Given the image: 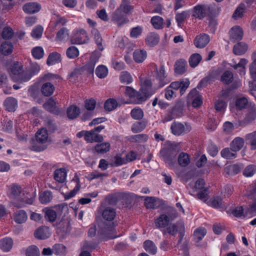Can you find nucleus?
Returning a JSON list of instances; mask_svg holds the SVG:
<instances>
[{
  "mask_svg": "<svg viewBox=\"0 0 256 256\" xmlns=\"http://www.w3.org/2000/svg\"><path fill=\"white\" fill-rule=\"evenodd\" d=\"M116 216L115 209L110 206L105 208L102 211V216L106 220L112 221L114 220Z\"/></svg>",
  "mask_w": 256,
  "mask_h": 256,
  "instance_id": "dca6fc26",
  "label": "nucleus"
},
{
  "mask_svg": "<svg viewBox=\"0 0 256 256\" xmlns=\"http://www.w3.org/2000/svg\"><path fill=\"white\" fill-rule=\"evenodd\" d=\"M60 54L58 52H54L50 54L47 59L46 64L48 66L54 65L60 61Z\"/></svg>",
  "mask_w": 256,
  "mask_h": 256,
  "instance_id": "2f4dec72",
  "label": "nucleus"
},
{
  "mask_svg": "<svg viewBox=\"0 0 256 256\" xmlns=\"http://www.w3.org/2000/svg\"><path fill=\"white\" fill-rule=\"evenodd\" d=\"M149 94L148 90H144L142 88L140 92H137V94H136L134 98H136L138 100V103H140L145 101Z\"/></svg>",
  "mask_w": 256,
  "mask_h": 256,
  "instance_id": "58836bf2",
  "label": "nucleus"
},
{
  "mask_svg": "<svg viewBox=\"0 0 256 256\" xmlns=\"http://www.w3.org/2000/svg\"><path fill=\"white\" fill-rule=\"evenodd\" d=\"M244 144V140L240 137L236 138L230 144L232 151L237 152L240 150Z\"/></svg>",
  "mask_w": 256,
  "mask_h": 256,
  "instance_id": "aec40b11",
  "label": "nucleus"
},
{
  "mask_svg": "<svg viewBox=\"0 0 256 256\" xmlns=\"http://www.w3.org/2000/svg\"><path fill=\"white\" fill-rule=\"evenodd\" d=\"M145 250L150 254H154L157 252V248L154 244L150 240H146L144 244Z\"/></svg>",
  "mask_w": 256,
  "mask_h": 256,
  "instance_id": "e433bc0d",
  "label": "nucleus"
},
{
  "mask_svg": "<svg viewBox=\"0 0 256 256\" xmlns=\"http://www.w3.org/2000/svg\"><path fill=\"white\" fill-rule=\"evenodd\" d=\"M178 216L176 210L172 208H170L166 214H161L155 220V224L157 228H165L168 226L170 222L172 221Z\"/></svg>",
  "mask_w": 256,
  "mask_h": 256,
  "instance_id": "20e7f679",
  "label": "nucleus"
},
{
  "mask_svg": "<svg viewBox=\"0 0 256 256\" xmlns=\"http://www.w3.org/2000/svg\"><path fill=\"white\" fill-rule=\"evenodd\" d=\"M163 18L159 16H155L152 18L151 23L154 27L156 29H160L162 28Z\"/></svg>",
  "mask_w": 256,
  "mask_h": 256,
  "instance_id": "3c124183",
  "label": "nucleus"
},
{
  "mask_svg": "<svg viewBox=\"0 0 256 256\" xmlns=\"http://www.w3.org/2000/svg\"><path fill=\"white\" fill-rule=\"evenodd\" d=\"M6 110L9 112H14L17 107V100L14 98H8L4 102Z\"/></svg>",
  "mask_w": 256,
  "mask_h": 256,
  "instance_id": "b1692460",
  "label": "nucleus"
},
{
  "mask_svg": "<svg viewBox=\"0 0 256 256\" xmlns=\"http://www.w3.org/2000/svg\"><path fill=\"white\" fill-rule=\"evenodd\" d=\"M88 40L87 34L84 30H82L79 33H78L73 38L71 42L72 44H84Z\"/></svg>",
  "mask_w": 256,
  "mask_h": 256,
  "instance_id": "ddd939ff",
  "label": "nucleus"
},
{
  "mask_svg": "<svg viewBox=\"0 0 256 256\" xmlns=\"http://www.w3.org/2000/svg\"><path fill=\"white\" fill-rule=\"evenodd\" d=\"M230 148H225L221 151L222 156L226 159H232L236 157V152H231Z\"/></svg>",
  "mask_w": 256,
  "mask_h": 256,
  "instance_id": "5fc2aeb1",
  "label": "nucleus"
},
{
  "mask_svg": "<svg viewBox=\"0 0 256 256\" xmlns=\"http://www.w3.org/2000/svg\"><path fill=\"white\" fill-rule=\"evenodd\" d=\"M146 52L143 50H136L134 52V60L138 63L142 62L146 58Z\"/></svg>",
  "mask_w": 256,
  "mask_h": 256,
  "instance_id": "72a5a7b5",
  "label": "nucleus"
},
{
  "mask_svg": "<svg viewBox=\"0 0 256 256\" xmlns=\"http://www.w3.org/2000/svg\"><path fill=\"white\" fill-rule=\"evenodd\" d=\"M234 80V75L230 70L225 71L222 75L220 81L226 84L231 83Z\"/></svg>",
  "mask_w": 256,
  "mask_h": 256,
  "instance_id": "c9c22d12",
  "label": "nucleus"
},
{
  "mask_svg": "<svg viewBox=\"0 0 256 256\" xmlns=\"http://www.w3.org/2000/svg\"><path fill=\"white\" fill-rule=\"evenodd\" d=\"M206 234V230L204 228H200L196 229L194 234V240L196 242L200 241Z\"/></svg>",
  "mask_w": 256,
  "mask_h": 256,
  "instance_id": "37998d69",
  "label": "nucleus"
},
{
  "mask_svg": "<svg viewBox=\"0 0 256 256\" xmlns=\"http://www.w3.org/2000/svg\"><path fill=\"white\" fill-rule=\"evenodd\" d=\"M66 114L70 120H74L79 116L80 109L76 105H72L68 108Z\"/></svg>",
  "mask_w": 256,
  "mask_h": 256,
  "instance_id": "4be33fe9",
  "label": "nucleus"
},
{
  "mask_svg": "<svg viewBox=\"0 0 256 256\" xmlns=\"http://www.w3.org/2000/svg\"><path fill=\"white\" fill-rule=\"evenodd\" d=\"M108 70L104 65L99 66L96 70V75L100 78H104L108 74Z\"/></svg>",
  "mask_w": 256,
  "mask_h": 256,
  "instance_id": "49530a36",
  "label": "nucleus"
},
{
  "mask_svg": "<svg viewBox=\"0 0 256 256\" xmlns=\"http://www.w3.org/2000/svg\"><path fill=\"white\" fill-rule=\"evenodd\" d=\"M22 8L24 12L32 14L38 12L41 9V6L36 2H30L25 4Z\"/></svg>",
  "mask_w": 256,
  "mask_h": 256,
  "instance_id": "1a4fd4ad",
  "label": "nucleus"
},
{
  "mask_svg": "<svg viewBox=\"0 0 256 256\" xmlns=\"http://www.w3.org/2000/svg\"><path fill=\"white\" fill-rule=\"evenodd\" d=\"M246 139L250 144L251 149L256 150V131L246 134Z\"/></svg>",
  "mask_w": 256,
  "mask_h": 256,
  "instance_id": "79ce46f5",
  "label": "nucleus"
},
{
  "mask_svg": "<svg viewBox=\"0 0 256 256\" xmlns=\"http://www.w3.org/2000/svg\"><path fill=\"white\" fill-rule=\"evenodd\" d=\"M118 106V102L116 100L112 98L108 100L104 104V108L106 110L112 111L115 109Z\"/></svg>",
  "mask_w": 256,
  "mask_h": 256,
  "instance_id": "6e6d98bb",
  "label": "nucleus"
},
{
  "mask_svg": "<svg viewBox=\"0 0 256 256\" xmlns=\"http://www.w3.org/2000/svg\"><path fill=\"white\" fill-rule=\"evenodd\" d=\"M202 60V56L198 53H195L191 55L189 58L190 66L192 68L196 67Z\"/></svg>",
  "mask_w": 256,
  "mask_h": 256,
  "instance_id": "a19ab883",
  "label": "nucleus"
},
{
  "mask_svg": "<svg viewBox=\"0 0 256 256\" xmlns=\"http://www.w3.org/2000/svg\"><path fill=\"white\" fill-rule=\"evenodd\" d=\"M72 182H76V186L74 187V190H71L70 192H66L64 194V197L65 200H68V199L74 197L80 189V178H78V176L76 174L74 176V177L72 179Z\"/></svg>",
  "mask_w": 256,
  "mask_h": 256,
  "instance_id": "f3484780",
  "label": "nucleus"
},
{
  "mask_svg": "<svg viewBox=\"0 0 256 256\" xmlns=\"http://www.w3.org/2000/svg\"><path fill=\"white\" fill-rule=\"evenodd\" d=\"M36 141L32 140L30 150L36 152H41L46 148L44 145L48 139V134L46 130L42 128L37 132L36 134Z\"/></svg>",
  "mask_w": 256,
  "mask_h": 256,
  "instance_id": "f03ea898",
  "label": "nucleus"
},
{
  "mask_svg": "<svg viewBox=\"0 0 256 256\" xmlns=\"http://www.w3.org/2000/svg\"><path fill=\"white\" fill-rule=\"evenodd\" d=\"M57 214L56 212L52 209H46L45 211V218L46 220L50 222H54L56 220Z\"/></svg>",
  "mask_w": 256,
  "mask_h": 256,
  "instance_id": "4d7b16f0",
  "label": "nucleus"
},
{
  "mask_svg": "<svg viewBox=\"0 0 256 256\" xmlns=\"http://www.w3.org/2000/svg\"><path fill=\"white\" fill-rule=\"evenodd\" d=\"M148 136L145 134H139L132 136L130 138V140L132 142H144L147 140Z\"/></svg>",
  "mask_w": 256,
  "mask_h": 256,
  "instance_id": "bf43d9fd",
  "label": "nucleus"
},
{
  "mask_svg": "<svg viewBox=\"0 0 256 256\" xmlns=\"http://www.w3.org/2000/svg\"><path fill=\"white\" fill-rule=\"evenodd\" d=\"M13 50V46L12 43L8 42H5L2 43L0 46V51L4 55H8L10 54Z\"/></svg>",
  "mask_w": 256,
  "mask_h": 256,
  "instance_id": "ea45409f",
  "label": "nucleus"
},
{
  "mask_svg": "<svg viewBox=\"0 0 256 256\" xmlns=\"http://www.w3.org/2000/svg\"><path fill=\"white\" fill-rule=\"evenodd\" d=\"M34 197L29 193H23L22 196H20L18 200L26 204H32L34 200Z\"/></svg>",
  "mask_w": 256,
  "mask_h": 256,
  "instance_id": "09e8293b",
  "label": "nucleus"
},
{
  "mask_svg": "<svg viewBox=\"0 0 256 256\" xmlns=\"http://www.w3.org/2000/svg\"><path fill=\"white\" fill-rule=\"evenodd\" d=\"M66 54L68 58L73 59L78 56L79 51L76 46H71L67 49Z\"/></svg>",
  "mask_w": 256,
  "mask_h": 256,
  "instance_id": "603ef678",
  "label": "nucleus"
},
{
  "mask_svg": "<svg viewBox=\"0 0 256 256\" xmlns=\"http://www.w3.org/2000/svg\"><path fill=\"white\" fill-rule=\"evenodd\" d=\"M28 216L24 210H20L16 212L14 220L18 224L24 222L27 220Z\"/></svg>",
  "mask_w": 256,
  "mask_h": 256,
  "instance_id": "4c0bfd02",
  "label": "nucleus"
},
{
  "mask_svg": "<svg viewBox=\"0 0 256 256\" xmlns=\"http://www.w3.org/2000/svg\"><path fill=\"white\" fill-rule=\"evenodd\" d=\"M97 60L98 59L92 56L90 62L82 68V72L86 71L88 74H93L95 64Z\"/></svg>",
  "mask_w": 256,
  "mask_h": 256,
  "instance_id": "393cba45",
  "label": "nucleus"
},
{
  "mask_svg": "<svg viewBox=\"0 0 256 256\" xmlns=\"http://www.w3.org/2000/svg\"><path fill=\"white\" fill-rule=\"evenodd\" d=\"M129 0H122V2L118 8L124 14H128L132 9L133 6L129 4Z\"/></svg>",
  "mask_w": 256,
  "mask_h": 256,
  "instance_id": "864d4df0",
  "label": "nucleus"
},
{
  "mask_svg": "<svg viewBox=\"0 0 256 256\" xmlns=\"http://www.w3.org/2000/svg\"><path fill=\"white\" fill-rule=\"evenodd\" d=\"M159 39V36L157 34L150 33L147 36L146 42L148 46H154L158 44Z\"/></svg>",
  "mask_w": 256,
  "mask_h": 256,
  "instance_id": "7c9ffc66",
  "label": "nucleus"
},
{
  "mask_svg": "<svg viewBox=\"0 0 256 256\" xmlns=\"http://www.w3.org/2000/svg\"><path fill=\"white\" fill-rule=\"evenodd\" d=\"M115 230L114 227L110 225L102 229L100 233L104 235V237L108 238H114L116 237V236L113 234Z\"/></svg>",
  "mask_w": 256,
  "mask_h": 256,
  "instance_id": "c756f323",
  "label": "nucleus"
},
{
  "mask_svg": "<svg viewBox=\"0 0 256 256\" xmlns=\"http://www.w3.org/2000/svg\"><path fill=\"white\" fill-rule=\"evenodd\" d=\"M146 126V122L144 121L134 122L132 127V131L134 133H138L142 132Z\"/></svg>",
  "mask_w": 256,
  "mask_h": 256,
  "instance_id": "de8ad7c7",
  "label": "nucleus"
},
{
  "mask_svg": "<svg viewBox=\"0 0 256 256\" xmlns=\"http://www.w3.org/2000/svg\"><path fill=\"white\" fill-rule=\"evenodd\" d=\"M156 78L160 87L164 86L170 82V80L167 78L164 66H161L159 70H157Z\"/></svg>",
  "mask_w": 256,
  "mask_h": 256,
  "instance_id": "f8f14e48",
  "label": "nucleus"
},
{
  "mask_svg": "<svg viewBox=\"0 0 256 256\" xmlns=\"http://www.w3.org/2000/svg\"><path fill=\"white\" fill-rule=\"evenodd\" d=\"M245 8L244 4H240L234 12L232 18L235 20L242 18L244 15Z\"/></svg>",
  "mask_w": 256,
  "mask_h": 256,
  "instance_id": "a18cd8bd",
  "label": "nucleus"
},
{
  "mask_svg": "<svg viewBox=\"0 0 256 256\" xmlns=\"http://www.w3.org/2000/svg\"><path fill=\"white\" fill-rule=\"evenodd\" d=\"M120 80L122 82L129 84L132 81V78L127 72H122L120 76Z\"/></svg>",
  "mask_w": 256,
  "mask_h": 256,
  "instance_id": "774afa93",
  "label": "nucleus"
},
{
  "mask_svg": "<svg viewBox=\"0 0 256 256\" xmlns=\"http://www.w3.org/2000/svg\"><path fill=\"white\" fill-rule=\"evenodd\" d=\"M247 50V45L244 42H240L234 46L233 52L236 55H242L244 54Z\"/></svg>",
  "mask_w": 256,
  "mask_h": 256,
  "instance_id": "c85d7f7f",
  "label": "nucleus"
},
{
  "mask_svg": "<svg viewBox=\"0 0 256 256\" xmlns=\"http://www.w3.org/2000/svg\"><path fill=\"white\" fill-rule=\"evenodd\" d=\"M112 20L118 26L126 24L128 20L120 9L118 8L112 14Z\"/></svg>",
  "mask_w": 256,
  "mask_h": 256,
  "instance_id": "423d86ee",
  "label": "nucleus"
},
{
  "mask_svg": "<svg viewBox=\"0 0 256 256\" xmlns=\"http://www.w3.org/2000/svg\"><path fill=\"white\" fill-rule=\"evenodd\" d=\"M230 33V40L234 42L241 40L243 36L242 30L240 26L232 28Z\"/></svg>",
  "mask_w": 256,
  "mask_h": 256,
  "instance_id": "4468645a",
  "label": "nucleus"
},
{
  "mask_svg": "<svg viewBox=\"0 0 256 256\" xmlns=\"http://www.w3.org/2000/svg\"><path fill=\"white\" fill-rule=\"evenodd\" d=\"M190 84V82L188 80H182L180 82H174L170 84L168 86L170 88L176 91L180 89V92L182 95L184 94L186 90L188 88Z\"/></svg>",
  "mask_w": 256,
  "mask_h": 256,
  "instance_id": "6e6552de",
  "label": "nucleus"
},
{
  "mask_svg": "<svg viewBox=\"0 0 256 256\" xmlns=\"http://www.w3.org/2000/svg\"><path fill=\"white\" fill-rule=\"evenodd\" d=\"M210 205L212 207L216 208H224L222 199L218 196L214 197L212 200Z\"/></svg>",
  "mask_w": 256,
  "mask_h": 256,
  "instance_id": "13d9d810",
  "label": "nucleus"
},
{
  "mask_svg": "<svg viewBox=\"0 0 256 256\" xmlns=\"http://www.w3.org/2000/svg\"><path fill=\"white\" fill-rule=\"evenodd\" d=\"M209 42L208 35L202 34L196 36L194 40V44L196 48H202L205 47Z\"/></svg>",
  "mask_w": 256,
  "mask_h": 256,
  "instance_id": "9b49d317",
  "label": "nucleus"
},
{
  "mask_svg": "<svg viewBox=\"0 0 256 256\" xmlns=\"http://www.w3.org/2000/svg\"><path fill=\"white\" fill-rule=\"evenodd\" d=\"M248 63V60L245 58H242L239 62L237 64L231 65V66L234 69H238V72L240 75H244L246 73V66Z\"/></svg>",
  "mask_w": 256,
  "mask_h": 256,
  "instance_id": "cd10ccee",
  "label": "nucleus"
},
{
  "mask_svg": "<svg viewBox=\"0 0 256 256\" xmlns=\"http://www.w3.org/2000/svg\"><path fill=\"white\" fill-rule=\"evenodd\" d=\"M170 130L173 134L180 136L190 132L192 130V127L187 123L184 124L180 122H174L172 123Z\"/></svg>",
  "mask_w": 256,
  "mask_h": 256,
  "instance_id": "39448f33",
  "label": "nucleus"
},
{
  "mask_svg": "<svg viewBox=\"0 0 256 256\" xmlns=\"http://www.w3.org/2000/svg\"><path fill=\"white\" fill-rule=\"evenodd\" d=\"M130 114L134 120H141L144 116V112L140 108H136L132 110Z\"/></svg>",
  "mask_w": 256,
  "mask_h": 256,
  "instance_id": "052dcab7",
  "label": "nucleus"
},
{
  "mask_svg": "<svg viewBox=\"0 0 256 256\" xmlns=\"http://www.w3.org/2000/svg\"><path fill=\"white\" fill-rule=\"evenodd\" d=\"M247 111L246 117L244 119V122L248 124L252 122L256 118V107L250 106L248 108Z\"/></svg>",
  "mask_w": 256,
  "mask_h": 256,
  "instance_id": "a211bd4d",
  "label": "nucleus"
},
{
  "mask_svg": "<svg viewBox=\"0 0 256 256\" xmlns=\"http://www.w3.org/2000/svg\"><path fill=\"white\" fill-rule=\"evenodd\" d=\"M110 150V144L109 142H102L96 144L94 147V150L98 154H103L108 152Z\"/></svg>",
  "mask_w": 256,
  "mask_h": 256,
  "instance_id": "2eb2a0df",
  "label": "nucleus"
},
{
  "mask_svg": "<svg viewBox=\"0 0 256 256\" xmlns=\"http://www.w3.org/2000/svg\"><path fill=\"white\" fill-rule=\"evenodd\" d=\"M32 54L36 59H40L44 56V52L42 47L37 46L34 48L32 51Z\"/></svg>",
  "mask_w": 256,
  "mask_h": 256,
  "instance_id": "69168bd1",
  "label": "nucleus"
},
{
  "mask_svg": "<svg viewBox=\"0 0 256 256\" xmlns=\"http://www.w3.org/2000/svg\"><path fill=\"white\" fill-rule=\"evenodd\" d=\"M13 245V240L11 238H6L0 242V248L4 252H8Z\"/></svg>",
  "mask_w": 256,
  "mask_h": 256,
  "instance_id": "a878e982",
  "label": "nucleus"
},
{
  "mask_svg": "<svg viewBox=\"0 0 256 256\" xmlns=\"http://www.w3.org/2000/svg\"><path fill=\"white\" fill-rule=\"evenodd\" d=\"M210 7L206 5H197L194 8L192 16L196 18L202 19L206 16Z\"/></svg>",
  "mask_w": 256,
  "mask_h": 256,
  "instance_id": "0eeeda50",
  "label": "nucleus"
},
{
  "mask_svg": "<svg viewBox=\"0 0 256 256\" xmlns=\"http://www.w3.org/2000/svg\"><path fill=\"white\" fill-rule=\"evenodd\" d=\"M54 85L50 82H46L42 84L41 88V92L44 96H51L54 90Z\"/></svg>",
  "mask_w": 256,
  "mask_h": 256,
  "instance_id": "bb28decb",
  "label": "nucleus"
},
{
  "mask_svg": "<svg viewBox=\"0 0 256 256\" xmlns=\"http://www.w3.org/2000/svg\"><path fill=\"white\" fill-rule=\"evenodd\" d=\"M180 149L177 144L168 142L160 152V156L170 167L176 164V157Z\"/></svg>",
  "mask_w": 256,
  "mask_h": 256,
  "instance_id": "f257e3e1",
  "label": "nucleus"
},
{
  "mask_svg": "<svg viewBox=\"0 0 256 256\" xmlns=\"http://www.w3.org/2000/svg\"><path fill=\"white\" fill-rule=\"evenodd\" d=\"M68 30L66 28H62L57 32L56 39L58 41H62L68 38Z\"/></svg>",
  "mask_w": 256,
  "mask_h": 256,
  "instance_id": "8fccbe9b",
  "label": "nucleus"
},
{
  "mask_svg": "<svg viewBox=\"0 0 256 256\" xmlns=\"http://www.w3.org/2000/svg\"><path fill=\"white\" fill-rule=\"evenodd\" d=\"M94 34V40L98 46V48L100 50H102L104 48L102 46V38L100 36V32L96 30H94L92 31Z\"/></svg>",
  "mask_w": 256,
  "mask_h": 256,
  "instance_id": "e2e57ef3",
  "label": "nucleus"
},
{
  "mask_svg": "<svg viewBox=\"0 0 256 256\" xmlns=\"http://www.w3.org/2000/svg\"><path fill=\"white\" fill-rule=\"evenodd\" d=\"M39 254L38 249L35 246H29L26 250V256H39Z\"/></svg>",
  "mask_w": 256,
  "mask_h": 256,
  "instance_id": "680f3d73",
  "label": "nucleus"
},
{
  "mask_svg": "<svg viewBox=\"0 0 256 256\" xmlns=\"http://www.w3.org/2000/svg\"><path fill=\"white\" fill-rule=\"evenodd\" d=\"M86 132L84 137V140L87 142H101L104 141V138L102 135L94 132V131H92V130L87 131Z\"/></svg>",
  "mask_w": 256,
  "mask_h": 256,
  "instance_id": "9d476101",
  "label": "nucleus"
},
{
  "mask_svg": "<svg viewBox=\"0 0 256 256\" xmlns=\"http://www.w3.org/2000/svg\"><path fill=\"white\" fill-rule=\"evenodd\" d=\"M243 168L242 165H240L238 164H234L231 166H230L228 170V173L231 174H236L240 172V170Z\"/></svg>",
  "mask_w": 256,
  "mask_h": 256,
  "instance_id": "0e129e2a",
  "label": "nucleus"
},
{
  "mask_svg": "<svg viewBox=\"0 0 256 256\" xmlns=\"http://www.w3.org/2000/svg\"><path fill=\"white\" fill-rule=\"evenodd\" d=\"M34 235L37 238L44 240L50 237V234L48 227L43 226L38 228L35 231Z\"/></svg>",
  "mask_w": 256,
  "mask_h": 256,
  "instance_id": "6ab92c4d",
  "label": "nucleus"
},
{
  "mask_svg": "<svg viewBox=\"0 0 256 256\" xmlns=\"http://www.w3.org/2000/svg\"><path fill=\"white\" fill-rule=\"evenodd\" d=\"M120 89L124 90L125 94L130 98H135L136 94H137V92L130 86H122Z\"/></svg>",
  "mask_w": 256,
  "mask_h": 256,
  "instance_id": "338daca9",
  "label": "nucleus"
},
{
  "mask_svg": "<svg viewBox=\"0 0 256 256\" xmlns=\"http://www.w3.org/2000/svg\"><path fill=\"white\" fill-rule=\"evenodd\" d=\"M54 180L60 183L65 182L66 177V172L65 168L57 169L54 172Z\"/></svg>",
  "mask_w": 256,
  "mask_h": 256,
  "instance_id": "5701e85b",
  "label": "nucleus"
},
{
  "mask_svg": "<svg viewBox=\"0 0 256 256\" xmlns=\"http://www.w3.org/2000/svg\"><path fill=\"white\" fill-rule=\"evenodd\" d=\"M44 107L48 111L58 114L60 110L56 106V102L52 98H49L44 104Z\"/></svg>",
  "mask_w": 256,
  "mask_h": 256,
  "instance_id": "412c9836",
  "label": "nucleus"
},
{
  "mask_svg": "<svg viewBox=\"0 0 256 256\" xmlns=\"http://www.w3.org/2000/svg\"><path fill=\"white\" fill-rule=\"evenodd\" d=\"M186 62L184 60H178L175 64V72L178 74H184L186 70Z\"/></svg>",
  "mask_w": 256,
  "mask_h": 256,
  "instance_id": "473e14b6",
  "label": "nucleus"
},
{
  "mask_svg": "<svg viewBox=\"0 0 256 256\" xmlns=\"http://www.w3.org/2000/svg\"><path fill=\"white\" fill-rule=\"evenodd\" d=\"M10 73L12 79L20 83L29 80L32 77L31 74L23 72L22 66L18 62H14L11 66Z\"/></svg>",
  "mask_w": 256,
  "mask_h": 256,
  "instance_id": "7ed1b4c3",
  "label": "nucleus"
},
{
  "mask_svg": "<svg viewBox=\"0 0 256 256\" xmlns=\"http://www.w3.org/2000/svg\"><path fill=\"white\" fill-rule=\"evenodd\" d=\"M52 199V192L46 190L42 193L40 196V200L42 204H48Z\"/></svg>",
  "mask_w": 256,
  "mask_h": 256,
  "instance_id": "c03bdc74",
  "label": "nucleus"
},
{
  "mask_svg": "<svg viewBox=\"0 0 256 256\" xmlns=\"http://www.w3.org/2000/svg\"><path fill=\"white\" fill-rule=\"evenodd\" d=\"M178 161L181 166L186 167L190 163V158L186 153L182 152L178 156Z\"/></svg>",
  "mask_w": 256,
  "mask_h": 256,
  "instance_id": "f704fd0d",
  "label": "nucleus"
}]
</instances>
